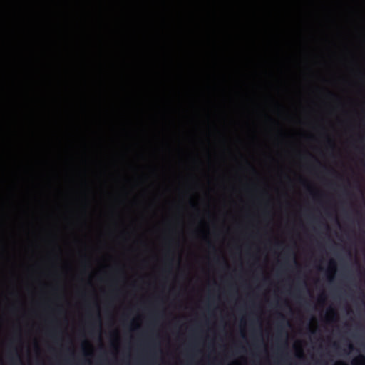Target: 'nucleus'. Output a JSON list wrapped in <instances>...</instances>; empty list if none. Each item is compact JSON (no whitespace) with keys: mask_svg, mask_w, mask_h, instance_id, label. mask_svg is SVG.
I'll list each match as a JSON object with an SVG mask.
<instances>
[{"mask_svg":"<svg viewBox=\"0 0 365 365\" xmlns=\"http://www.w3.org/2000/svg\"><path fill=\"white\" fill-rule=\"evenodd\" d=\"M320 299L324 300L323 296H321Z\"/></svg>","mask_w":365,"mask_h":365,"instance_id":"nucleus-7","label":"nucleus"},{"mask_svg":"<svg viewBox=\"0 0 365 365\" xmlns=\"http://www.w3.org/2000/svg\"><path fill=\"white\" fill-rule=\"evenodd\" d=\"M331 267H333V269H335V262L334 261L330 262Z\"/></svg>","mask_w":365,"mask_h":365,"instance_id":"nucleus-3","label":"nucleus"},{"mask_svg":"<svg viewBox=\"0 0 365 365\" xmlns=\"http://www.w3.org/2000/svg\"><path fill=\"white\" fill-rule=\"evenodd\" d=\"M348 347H349V349L350 351L353 350V349H354L353 345H352V344H349Z\"/></svg>","mask_w":365,"mask_h":365,"instance_id":"nucleus-4","label":"nucleus"},{"mask_svg":"<svg viewBox=\"0 0 365 365\" xmlns=\"http://www.w3.org/2000/svg\"><path fill=\"white\" fill-rule=\"evenodd\" d=\"M12 365H15V362H18L19 365H23L21 358L18 354H16V357H11Z\"/></svg>","mask_w":365,"mask_h":365,"instance_id":"nucleus-2","label":"nucleus"},{"mask_svg":"<svg viewBox=\"0 0 365 365\" xmlns=\"http://www.w3.org/2000/svg\"><path fill=\"white\" fill-rule=\"evenodd\" d=\"M352 365H365V356L360 355L359 357L354 359L352 361Z\"/></svg>","mask_w":365,"mask_h":365,"instance_id":"nucleus-1","label":"nucleus"},{"mask_svg":"<svg viewBox=\"0 0 365 365\" xmlns=\"http://www.w3.org/2000/svg\"><path fill=\"white\" fill-rule=\"evenodd\" d=\"M329 311L332 312L335 316H336V312L332 309H331Z\"/></svg>","mask_w":365,"mask_h":365,"instance_id":"nucleus-5","label":"nucleus"},{"mask_svg":"<svg viewBox=\"0 0 365 365\" xmlns=\"http://www.w3.org/2000/svg\"><path fill=\"white\" fill-rule=\"evenodd\" d=\"M282 319L284 320L285 318L283 315H281Z\"/></svg>","mask_w":365,"mask_h":365,"instance_id":"nucleus-6","label":"nucleus"}]
</instances>
